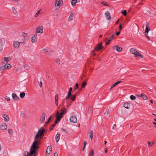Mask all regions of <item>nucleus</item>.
<instances>
[{"label": "nucleus", "mask_w": 156, "mask_h": 156, "mask_svg": "<svg viewBox=\"0 0 156 156\" xmlns=\"http://www.w3.org/2000/svg\"><path fill=\"white\" fill-rule=\"evenodd\" d=\"M121 13L125 16H126L127 15L126 11L125 10H123V11H122Z\"/></svg>", "instance_id": "4c0bfd02"}, {"label": "nucleus", "mask_w": 156, "mask_h": 156, "mask_svg": "<svg viewBox=\"0 0 156 156\" xmlns=\"http://www.w3.org/2000/svg\"><path fill=\"white\" fill-rule=\"evenodd\" d=\"M76 95L75 94H74L72 95L71 96L70 99L73 101H74L76 100Z\"/></svg>", "instance_id": "bb28decb"}, {"label": "nucleus", "mask_w": 156, "mask_h": 156, "mask_svg": "<svg viewBox=\"0 0 156 156\" xmlns=\"http://www.w3.org/2000/svg\"><path fill=\"white\" fill-rule=\"evenodd\" d=\"M105 16L107 19L108 20H110L111 19V17L110 13L108 12H107L105 13Z\"/></svg>", "instance_id": "a211bd4d"}, {"label": "nucleus", "mask_w": 156, "mask_h": 156, "mask_svg": "<svg viewBox=\"0 0 156 156\" xmlns=\"http://www.w3.org/2000/svg\"><path fill=\"white\" fill-rule=\"evenodd\" d=\"M113 48L115 49H116V51L118 52H120L122 51V48L118 47L117 45L113 47Z\"/></svg>", "instance_id": "dca6fc26"}, {"label": "nucleus", "mask_w": 156, "mask_h": 156, "mask_svg": "<svg viewBox=\"0 0 156 156\" xmlns=\"http://www.w3.org/2000/svg\"><path fill=\"white\" fill-rule=\"evenodd\" d=\"M72 89H73V88L72 87H70L69 88V91H70L71 92H72Z\"/></svg>", "instance_id": "bf43d9fd"}, {"label": "nucleus", "mask_w": 156, "mask_h": 156, "mask_svg": "<svg viewBox=\"0 0 156 156\" xmlns=\"http://www.w3.org/2000/svg\"><path fill=\"white\" fill-rule=\"evenodd\" d=\"M8 131L9 133H10L11 134H12L13 133V131L11 129H8Z\"/></svg>", "instance_id": "49530a36"}, {"label": "nucleus", "mask_w": 156, "mask_h": 156, "mask_svg": "<svg viewBox=\"0 0 156 156\" xmlns=\"http://www.w3.org/2000/svg\"><path fill=\"white\" fill-rule=\"evenodd\" d=\"M77 1L76 0H72L71 2L72 5L73 6H75L76 5Z\"/></svg>", "instance_id": "473e14b6"}, {"label": "nucleus", "mask_w": 156, "mask_h": 156, "mask_svg": "<svg viewBox=\"0 0 156 156\" xmlns=\"http://www.w3.org/2000/svg\"><path fill=\"white\" fill-rule=\"evenodd\" d=\"M122 82V81H119L117 82H116L115 83H114L113 84H112V86L110 88V89L112 88L113 87L116 86L118 84H119Z\"/></svg>", "instance_id": "412c9836"}, {"label": "nucleus", "mask_w": 156, "mask_h": 156, "mask_svg": "<svg viewBox=\"0 0 156 156\" xmlns=\"http://www.w3.org/2000/svg\"><path fill=\"white\" fill-rule=\"evenodd\" d=\"M114 36L115 35L114 34H112L111 36L109 37L108 38L107 37H106L105 38V40H107L108 41L105 43V44L106 45L109 44L111 41L114 39Z\"/></svg>", "instance_id": "39448f33"}, {"label": "nucleus", "mask_w": 156, "mask_h": 156, "mask_svg": "<svg viewBox=\"0 0 156 156\" xmlns=\"http://www.w3.org/2000/svg\"><path fill=\"white\" fill-rule=\"evenodd\" d=\"M9 57H5L4 58V61L6 62V63H7L9 61V59H8Z\"/></svg>", "instance_id": "58836bf2"}, {"label": "nucleus", "mask_w": 156, "mask_h": 156, "mask_svg": "<svg viewBox=\"0 0 156 156\" xmlns=\"http://www.w3.org/2000/svg\"><path fill=\"white\" fill-rule=\"evenodd\" d=\"M60 59L59 58H57L56 59L55 62L57 64H60Z\"/></svg>", "instance_id": "37998d69"}, {"label": "nucleus", "mask_w": 156, "mask_h": 156, "mask_svg": "<svg viewBox=\"0 0 156 156\" xmlns=\"http://www.w3.org/2000/svg\"><path fill=\"white\" fill-rule=\"evenodd\" d=\"M86 144V141H85L84 142V144H84L83 147V148L82 149V150L83 151L84 150V149L85 148V147Z\"/></svg>", "instance_id": "8fccbe9b"}, {"label": "nucleus", "mask_w": 156, "mask_h": 156, "mask_svg": "<svg viewBox=\"0 0 156 156\" xmlns=\"http://www.w3.org/2000/svg\"><path fill=\"white\" fill-rule=\"evenodd\" d=\"M120 31H119L118 32H116V35L118 36L120 34Z\"/></svg>", "instance_id": "052dcab7"}, {"label": "nucleus", "mask_w": 156, "mask_h": 156, "mask_svg": "<svg viewBox=\"0 0 156 156\" xmlns=\"http://www.w3.org/2000/svg\"><path fill=\"white\" fill-rule=\"evenodd\" d=\"M42 86V83L41 82H40L39 83V86L40 87H41Z\"/></svg>", "instance_id": "13d9d810"}, {"label": "nucleus", "mask_w": 156, "mask_h": 156, "mask_svg": "<svg viewBox=\"0 0 156 156\" xmlns=\"http://www.w3.org/2000/svg\"><path fill=\"white\" fill-rule=\"evenodd\" d=\"M78 87H79V85H78V84L77 83H76L75 84V87H74L73 88L74 90H76L77 89V88H78Z\"/></svg>", "instance_id": "ea45409f"}, {"label": "nucleus", "mask_w": 156, "mask_h": 156, "mask_svg": "<svg viewBox=\"0 0 156 156\" xmlns=\"http://www.w3.org/2000/svg\"><path fill=\"white\" fill-rule=\"evenodd\" d=\"M116 125L115 124L112 127V129H114L116 128Z\"/></svg>", "instance_id": "603ef678"}, {"label": "nucleus", "mask_w": 156, "mask_h": 156, "mask_svg": "<svg viewBox=\"0 0 156 156\" xmlns=\"http://www.w3.org/2000/svg\"><path fill=\"white\" fill-rule=\"evenodd\" d=\"M27 35V34L25 33H23L22 34V35L24 37V40H25V37Z\"/></svg>", "instance_id": "a19ab883"}, {"label": "nucleus", "mask_w": 156, "mask_h": 156, "mask_svg": "<svg viewBox=\"0 0 156 156\" xmlns=\"http://www.w3.org/2000/svg\"><path fill=\"white\" fill-rule=\"evenodd\" d=\"M71 92L70 91H69L66 96L65 98V99L66 100H68L70 98L71 96H72Z\"/></svg>", "instance_id": "5701e85b"}, {"label": "nucleus", "mask_w": 156, "mask_h": 156, "mask_svg": "<svg viewBox=\"0 0 156 156\" xmlns=\"http://www.w3.org/2000/svg\"><path fill=\"white\" fill-rule=\"evenodd\" d=\"M148 145L149 146H151L152 145V144H151V142H148Z\"/></svg>", "instance_id": "864d4df0"}, {"label": "nucleus", "mask_w": 156, "mask_h": 156, "mask_svg": "<svg viewBox=\"0 0 156 156\" xmlns=\"http://www.w3.org/2000/svg\"><path fill=\"white\" fill-rule=\"evenodd\" d=\"M55 104L57 106H58V95L56 94L55 95Z\"/></svg>", "instance_id": "aec40b11"}, {"label": "nucleus", "mask_w": 156, "mask_h": 156, "mask_svg": "<svg viewBox=\"0 0 156 156\" xmlns=\"http://www.w3.org/2000/svg\"><path fill=\"white\" fill-rule=\"evenodd\" d=\"M12 96L13 99L15 100H18L19 99V97L17 96L16 94L12 93Z\"/></svg>", "instance_id": "2eb2a0df"}, {"label": "nucleus", "mask_w": 156, "mask_h": 156, "mask_svg": "<svg viewBox=\"0 0 156 156\" xmlns=\"http://www.w3.org/2000/svg\"><path fill=\"white\" fill-rule=\"evenodd\" d=\"M101 4H102V5H104L105 6H109V5L107 4L105 2H102L101 3Z\"/></svg>", "instance_id": "de8ad7c7"}, {"label": "nucleus", "mask_w": 156, "mask_h": 156, "mask_svg": "<svg viewBox=\"0 0 156 156\" xmlns=\"http://www.w3.org/2000/svg\"><path fill=\"white\" fill-rule=\"evenodd\" d=\"M0 128L2 130H5L7 128V126L5 123L2 124L0 126Z\"/></svg>", "instance_id": "4468645a"}, {"label": "nucleus", "mask_w": 156, "mask_h": 156, "mask_svg": "<svg viewBox=\"0 0 156 156\" xmlns=\"http://www.w3.org/2000/svg\"><path fill=\"white\" fill-rule=\"evenodd\" d=\"M3 45L0 44V51H2L3 49Z\"/></svg>", "instance_id": "3c124183"}, {"label": "nucleus", "mask_w": 156, "mask_h": 156, "mask_svg": "<svg viewBox=\"0 0 156 156\" xmlns=\"http://www.w3.org/2000/svg\"><path fill=\"white\" fill-rule=\"evenodd\" d=\"M2 115L4 118V120L5 121L7 122L9 121V116L5 114H2Z\"/></svg>", "instance_id": "ddd939ff"}, {"label": "nucleus", "mask_w": 156, "mask_h": 156, "mask_svg": "<svg viewBox=\"0 0 156 156\" xmlns=\"http://www.w3.org/2000/svg\"><path fill=\"white\" fill-rule=\"evenodd\" d=\"M43 27L42 26H40L37 27L36 28V33H42L43 32Z\"/></svg>", "instance_id": "423d86ee"}, {"label": "nucleus", "mask_w": 156, "mask_h": 156, "mask_svg": "<svg viewBox=\"0 0 156 156\" xmlns=\"http://www.w3.org/2000/svg\"><path fill=\"white\" fill-rule=\"evenodd\" d=\"M40 10H38L35 14V16L36 17H37L39 16V15L40 14Z\"/></svg>", "instance_id": "79ce46f5"}, {"label": "nucleus", "mask_w": 156, "mask_h": 156, "mask_svg": "<svg viewBox=\"0 0 156 156\" xmlns=\"http://www.w3.org/2000/svg\"><path fill=\"white\" fill-rule=\"evenodd\" d=\"M5 99L7 101H10V98L7 96H6L5 97Z\"/></svg>", "instance_id": "09e8293b"}, {"label": "nucleus", "mask_w": 156, "mask_h": 156, "mask_svg": "<svg viewBox=\"0 0 156 156\" xmlns=\"http://www.w3.org/2000/svg\"><path fill=\"white\" fill-rule=\"evenodd\" d=\"M89 131L90 132H89L88 134H89V136L90 138V139L91 140H92L93 136V131L90 130H89Z\"/></svg>", "instance_id": "b1692460"}, {"label": "nucleus", "mask_w": 156, "mask_h": 156, "mask_svg": "<svg viewBox=\"0 0 156 156\" xmlns=\"http://www.w3.org/2000/svg\"><path fill=\"white\" fill-rule=\"evenodd\" d=\"M136 55H135L136 56H139L141 58H143V56L141 54H140L139 53L137 52V53H136Z\"/></svg>", "instance_id": "72a5a7b5"}, {"label": "nucleus", "mask_w": 156, "mask_h": 156, "mask_svg": "<svg viewBox=\"0 0 156 156\" xmlns=\"http://www.w3.org/2000/svg\"><path fill=\"white\" fill-rule=\"evenodd\" d=\"M122 28V26L121 24H120L119 26V29L121 30Z\"/></svg>", "instance_id": "4d7b16f0"}, {"label": "nucleus", "mask_w": 156, "mask_h": 156, "mask_svg": "<svg viewBox=\"0 0 156 156\" xmlns=\"http://www.w3.org/2000/svg\"><path fill=\"white\" fill-rule=\"evenodd\" d=\"M39 148L36 145L35 142L33 143L30 149L29 154L27 151L23 153V156H36Z\"/></svg>", "instance_id": "7ed1b4c3"}, {"label": "nucleus", "mask_w": 156, "mask_h": 156, "mask_svg": "<svg viewBox=\"0 0 156 156\" xmlns=\"http://www.w3.org/2000/svg\"><path fill=\"white\" fill-rule=\"evenodd\" d=\"M12 12L14 13H16V9L14 7H12Z\"/></svg>", "instance_id": "c03bdc74"}, {"label": "nucleus", "mask_w": 156, "mask_h": 156, "mask_svg": "<svg viewBox=\"0 0 156 156\" xmlns=\"http://www.w3.org/2000/svg\"><path fill=\"white\" fill-rule=\"evenodd\" d=\"M51 120V117H49L47 120V121L45 122L46 124H48L50 122V120Z\"/></svg>", "instance_id": "a18cd8bd"}, {"label": "nucleus", "mask_w": 156, "mask_h": 156, "mask_svg": "<svg viewBox=\"0 0 156 156\" xmlns=\"http://www.w3.org/2000/svg\"><path fill=\"white\" fill-rule=\"evenodd\" d=\"M130 98L131 100H133L136 99V97L133 95H131L130 96Z\"/></svg>", "instance_id": "e433bc0d"}, {"label": "nucleus", "mask_w": 156, "mask_h": 156, "mask_svg": "<svg viewBox=\"0 0 156 156\" xmlns=\"http://www.w3.org/2000/svg\"><path fill=\"white\" fill-rule=\"evenodd\" d=\"M52 150V147L51 146L49 145L46 151V155L47 156H48Z\"/></svg>", "instance_id": "1a4fd4ad"}, {"label": "nucleus", "mask_w": 156, "mask_h": 156, "mask_svg": "<svg viewBox=\"0 0 156 156\" xmlns=\"http://www.w3.org/2000/svg\"><path fill=\"white\" fill-rule=\"evenodd\" d=\"M141 95L142 96V98L144 99L145 100H146L147 99V96L146 95H145L144 93H142Z\"/></svg>", "instance_id": "c85d7f7f"}, {"label": "nucleus", "mask_w": 156, "mask_h": 156, "mask_svg": "<svg viewBox=\"0 0 156 156\" xmlns=\"http://www.w3.org/2000/svg\"><path fill=\"white\" fill-rule=\"evenodd\" d=\"M20 43L17 41H14L13 42V45L15 48H18Z\"/></svg>", "instance_id": "f8f14e48"}, {"label": "nucleus", "mask_w": 156, "mask_h": 156, "mask_svg": "<svg viewBox=\"0 0 156 156\" xmlns=\"http://www.w3.org/2000/svg\"><path fill=\"white\" fill-rule=\"evenodd\" d=\"M153 124L154 126L156 128V122H153Z\"/></svg>", "instance_id": "6e6d98bb"}, {"label": "nucleus", "mask_w": 156, "mask_h": 156, "mask_svg": "<svg viewBox=\"0 0 156 156\" xmlns=\"http://www.w3.org/2000/svg\"><path fill=\"white\" fill-rule=\"evenodd\" d=\"M5 40L4 38H1L0 39V44L2 45H3L5 43Z\"/></svg>", "instance_id": "7c9ffc66"}, {"label": "nucleus", "mask_w": 156, "mask_h": 156, "mask_svg": "<svg viewBox=\"0 0 156 156\" xmlns=\"http://www.w3.org/2000/svg\"><path fill=\"white\" fill-rule=\"evenodd\" d=\"M31 42L33 43L37 42V35L36 33L31 38Z\"/></svg>", "instance_id": "0eeeda50"}, {"label": "nucleus", "mask_w": 156, "mask_h": 156, "mask_svg": "<svg viewBox=\"0 0 156 156\" xmlns=\"http://www.w3.org/2000/svg\"><path fill=\"white\" fill-rule=\"evenodd\" d=\"M148 26H149V23H147V27H146V28L145 29V34H148L149 31V30H150L149 27H148Z\"/></svg>", "instance_id": "4be33fe9"}, {"label": "nucleus", "mask_w": 156, "mask_h": 156, "mask_svg": "<svg viewBox=\"0 0 156 156\" xmlns=\"http://www.w3.org/2000/svg\"><path fill=\"white\" fill-rule=\"evenodd\" d=\"M82 90V88H79L78 89L79 91H81Z\"/></svg>", "instance_id": "774afa93"}, {"label": "nucleus", "mask_w": 156, "mask_h": 156, "mask_svg": "<svg viewBox=\"0 0 156 156\" xmlns=\"http://www.w3.org/2000/svg\"><path fill=\"white\" fill-rule=\"evenodd\" d=\"M63 4V0H56L55 3V6H60L61 5Z\"/></svg>", "instance_id": "6e6552de"}, {"label": "nucleus", "mask_w": 156, "mask_h": 156, "mask_svg": "<svg viewBox=\"0 0 156 156\" xmlns=\"http://www.w3.org/2000/svg\"><path fill=\"white\" fill-rule=\"evenodd\" d=\"M20 44L21 43L23 44L24 45L25 44H26V42H24V41L23 42H20Z\"/></svg>", "instance_id": "0e129e2a"}, {"label": "nucleus", "mask_w": 156, "mask_h": 156, "mask_svg": "<svg viewBox=\"0 0 156 156\" xmlns=\"http://www.w3.org/2000/svg\"><path fill=\"white\" fill-rule=\"evenodd\" d=\"M5 69H6L5 65L2 66V67H0V71H2Z\"/></svg>", "instance_id": "c9c22d12"}, {"label": "nucleus", "mask_w": 156, "mask_h": 156, "mask_svg": "<svg viewBox=\"0 0 156 156\" xmlns=\"http://www.w3.org/2000/svg\"><path fill=\"white\" fill-rule=\"evenodd\" d=\"M64 103L62 102V105L64 107L60 110V111H61V112H60L59 111L57 112L56 115L55 121L54 122V123L51 125L50 127V130L53 129L54 127L56 125L58 122L60 121L63 117V115L67 112L66 109L64 107L65 106H64Z\"/></svg>", "instance_id": "f257e3e1"}, {"label": "nucleus", "mask_w": 156, "mask_h": 156, "mask_svg": "<svg viewBox=\"0 0 156 156\" xmlns=\"http://www.w3.org/2000/svg\"><path fill=\"white\" fill-rule=\"evenodd\" d=\"M130 51L132 53L135 55L136 54V53L137 52L136 50L134 48H131L130 49Z\"/></svg>", "instance_id": "a878e982"}, {"label": "nucleus", "mask_w": 156, "mask_h": 156, "mask_svg": "<svg viewBox=\"0 0 156 156\" xmlns=\"http://www.w3.org/2000/svg\"><path fill=\"white\" fill-rule=\"evenodd\" d=\"M94 150L93 149L91 150L90 152L89 153V156H93L94 155Z\"/></svg>", "instance_id": "f704fd0d"}, {"label": "nucleus", "mask_w": 156, "mask_h": 156, "mask_svg": "<svg viewBox=\"0 0 156 156\" xmlns=\"http://www.w3.org/2000/svg\"><path fill=\"white\" fill-rule=\"evenodd\" d=\"M60 137V134L59 133H57V134L55 136V139L56 142L59 141Z\"/></svg>", "instance_id": "6ab92c4d"}, {"label": "nucleus", "mask_w": 156, "mask_h": 156, "mask_svg": "<svg viewBox=\"0 0 156 156\" xmlns=\"http://www.w3.org/2000/svg\"><path fill=\"white\" fill-rule=\"evenodd\" d=\"M43 50L45 52H48V50L47 49H45V48L43 49Z\"/></svg>", "instance_id": "e2e57ef3"}, {"label": "nucleus", "mask_w": 156, "mask_h": 156, "mask_svg": "<svg viewBox=\"0 0 156 156\" xmlns=\"http://www.w3.org/2000/svg\"><path fill=\"white\" fill-rule=\"evenodd\" d=\"M103 48V47L102 46V42H100V43L97 44L96 47L94 48V49L92 53H94V51H98L101 50Z\"/></svg>", "instance_id": "20e7f679"}, {"label": "nucleus", "mask_w": 156, "mask_h": 156, "mask_svg": "<svg viewBox=\"0 0 156 156\" xmlns=\"http://www.w3.org/2000/svg\"><path fill=\"white\" fill-rule=\"evenodd\" d=\"M25 95V93L24 92H21L20 94V96L21 98H23Z\"/></svg>", "instance_id": "c756f323"}, {"label": "nucleus", "mask_w": 156, "mask_h": 156, "mask_svg": "<svg viewBox=\"0 0 156 156\" xmlns=\"http://www.w3.org/2000/svg\"><path fill=\"white\" fill-rule=\"evenodd\" d=\"M45 117V114L43 113L41 117L40 118L39 121L41 123H43L44 122Z\"/></svg>", "instance_id": "9d476101"}, {"label": "nucleus", "mask_w": 156, "mask_h": 156, "mask_svg": "<svg viewBox=\"0 0 156 156\" xmlns=\"http://www.w3.org/2000/svg\"><path fill=\"white\" fill-rule=\"evenodd\" d=\"M130 105V103L128 102L125 103L124 104V106L126 108L128 109L129 108V106Z\"/></svg>", "instance_id": "cd10ccee"}, {"label": "nucleus", "mask_w": 156, "mask_h": 156, "mask_svg": "<svg viewBox=\"0 0 156 156\" xmlns=\"http://www.w3.org/2000/svg\"><path fill=\"white\" fill-rule=\"evenodd\" d=\"M45 131V130L42 127H41L40 129L38 130V132L34 137L35 140L33 143L35 142L36 145L38 148H39V145L41 144V140L44 136Z\"/></svg>", "instance_id": "f03ea898"}, {"label": "nucleus", "mask_w": 156, "mask_h": 156, "mask_svg": "<svg viewBox=\"0 0 156 156\" xmlns=\"http://www.w3.org/2000/svg\"><path fill=\"white\" fill-rule=\"evenodd\" d=\"M87 85V83L85 81L83 82L81 85L82 87L83 88H84Z\"/></svg>", "instance_id": "2f4dec72"}, {"label": "nucleus", "mask_w": 156, "mask_h": 156, "mask_svg": "<svg viewBox=\"0 0 156 156\" xmlns=\"http://www.w3.org/2000/svg\"><path fill=\"white\" fill-rule=\"evenodd\" d=\"M109 112H108L106 113H105L104 114H106V115H108L109 114Z\"/></svg>", "instance_id": "69168bd1"}, {"label": "nucleus", "mask_w": 156, "mask_h": 156, "mask_svg": "<svg viewBox=\"0 0 156 156\" xmlns=\"http://www.w3.org/2000/svg\"><path fill=\"white\" fill-rule=\"evenodd\" d=\"M61 129L63 131H66V133H68V132L67 131H66V129L64 128H62Z\"/></svg>", "instance_id": "5fc2aeb1"}, {"label": "nucleus", "mask_w": 156, "mask_h": 156, "mask_svg": "<svg viewBox=\"0 0 156 156\" xmlns=\"http://www.w3.org/2000/svg\"><path fill=\"white\" fill-rule=\"evenodd\" d=\"M74 13L73 12H71L70 13V15L69 16V17L68 18V21H70L72 20L74 16Z\"/></svg>", "instance_id": "f3484780"}, {"label": "nucleus", "mask_w": 156, "mask_h": 156, "mask_svg": "<svg viewBox=\"0 0 156 156\" xmlns=\"http://www.w3.org/2000/svg\"><path fill=\"white\" fill-rule=\"evenodd\" d=\"M4 65L5 66L6 69H10L12 67L11 65L9 64L6 63Z\"/></svg>", "instance_id": "393cba45"}, {"label": "nucleus", "mask_w": 156, "mask_h": 156, "mask_svg": "<svg viewBox=\"0 0 156 156\" xmlns=\"http://www.w3.org/2000/svg\"><path fill=\"white\" fill-rule=\"evenodd\" d=\"M105 153H106L108 152V150L107 148H105Z\"/></svg>", "instance_id": "338daca9"}, {"label": "nucleus", "mask_w": 156, "mask_h": 156, "mask_svg": "<svg viewBox=\"0 0 156 156\" xmlns=\"http://www.w3.org/2000/svg\"><path fill=\"white\" fill-rule=\"evenodd\" d=\"M70 120L72 122L74 123H76L77 122V118L75 116H72L70 118Z\"/></svg>", "instance_id": "9b49d317"}, {"label": "nucleus", "mask_w": 156, "mask_h": 156, "mask_svg": "<svg viewBox=\"0 0 156 156\" xmlns=\"http://www.w3.org/2000/svg\"><path fill=\"white\" fill-rule=\"evenodd\" d=\"M54 156H58V154L57 153H55L54 154Z\"/></svg>", "instance_id": "680f3d73"}]
</instances>
